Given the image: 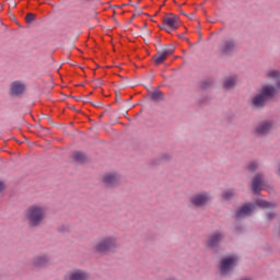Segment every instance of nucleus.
<instances>
[{"instance_id": "72a5a7b5", "label": "nucleus", "mask_w": 280, "mask_h": 280, "mask_svg": "<svg viewBox=\"0 0 280 280\" xmlns=\"http://www.w3.org/2000/svg\"><path fill=\"white\" fill-rule=\"evenodd\" d=\"M198 43H200V42H195L194 44H191V45H198Z\"/></svg>"}, {"instance_id": "9d476101", "label": "nucleus", "mask_w": 280, "mask_h": 280, "mask_svg": "<svg viewBox=\"0 0 280 280\" xmlns=\"http://www.w3.org/2000/svg\"><path fill=\"white\" fill-rule=\"evenodd\" d=\"M219 51L222 54V56H233V54L237 51V42H235L233 38L223 39L219 45Z\"/></svg>"}, {"instance_id": "ddd939ff", "label": "nucleus", "mask_w": 280, "mask_h": 280, "mask_svg": "<svg viewBox=\"0 0 280 280\" xmlns=\"http://www.w3.org/2000/svg\"><path fill=\"white\" fill-rule=\"evenodd\" d=\"M25 93V85L21 81H13L10 83L9 95L10 97H21Z\"/></svg>"}, {"instance_id": "2f4dec72", "label": "nucleus", "mask_w": 280, "mask_h": 280, "mask_svg": "<svg viewBox=\"0 0 280 280\" xmlns=\"http://www.w3.org/2000/svg\"><path fill=\"white\" fill-rule=\"evenodd\" d=\"M167 49H173L172 54H174V46H171V47L167 48Z\"/></svg>"}, {"instance_id": "f257e3e1", "label": "nucleus", "mask_w": 280, "mask_h": 280, "mask_svg": "<svg viewBox=\"0 0 280 280\" xmlns=\"http://www.w3.org/2000/svg\"><path fill=\"white\" fill-rule=\"evenodd\" d=\"M280 91V78L273 84H265L260 88L257 94L249 98V105L254 110H264L268 106V102H272L279 95Z\"/></svg>"}, {"instance_id": "473e14b6", "label": "nucleus", "mask_w": 280, "mask_h": 280, "mask_svg": "<svg viewBox=\"0 0 280 280\" xmlns=\"http://www.w3.org/2000/svg\"><path fill=\"white\" fill-rule=\"evenodd\" d=\"M185 40H187V43H189V38H187V37H183Z\"/></svg>"}, {"instance_id": "f8f14e48", "label": "nucleus", "mask_w": 280, "mask_h": 280, "mask_svg": "<svg viewBox=\"0 0 280 280\" xmlns=\"http://www.w3.org/2000/svg\"><path fill=\"white\" fill-rule=\"evenodd\" d=\"M264 178H266L264 172H259L254 176L252 180V191L255 196H259V194H261V189H264L261 187L264 185Z\"/></svg>"}, {"instance_id": "393cba45", "label": "nucleus", "mask_w": 280, "mask_h": 280, "mask_svg": "<svg viewBox=\"0 0 280 280\" xmlns=\"http://www.w3.org/2000/svg\"><path fill=\"white\" fill-rule=\"evenodd\" d=\"M163 92L156 90L154 92H152L151 94V100H153V102H161L163 101Z\"/></svg>"}, {"instance_id": "9b49d317", "label": "nucleus", "mask_w": 280, "mask_h": 280, "mask_svg": "<svg viewBox=\"0 0 280 280\" xmlns=\"http://www.w3.org/2000/svg\"><path fill=\"white\" fill-rule=\"evenodd\" d=\"M178 25H180L178 16L172 13H168L164 16L162 27L167 34H172V32L178 30Z\"/></svg>"}, {"instance_id": "39448f33", "label": "nucleus", "mask_w": 280, "mask_h": 280, "mask_svg": "<svg viewBox=\"0 0 280 280\" xmlns=\"http://www.w3.org/2000/svg\"><path fill=\"white\" fill-rule=\"evenodd\" d=\"M224 232L222 231H214L212 232L206 242L207 248L218 255L220 253V249L222 248V242H224Z\"/></svg>"}, {"instance_id": "f03ea898", "label": "nucleus", "mask_w": 280, "mask_h": 280, "mask_svg": "<svg viewBox=\"0 0 280 280\" xmlns=\"http://www.w3.org/2000/svg\"><path fill=\"white\" fill-rule=\"evenodd\" d=\"M27 226L32 231L40 229L45 224V208L38 205H32L24 211Z\"/></svg>"}, {"instance_id": "7c9ffc66", "label": "nucleus", "mask_w": 280, "mask_h": 280, "mask_svg": "<svg viewBox=\"0 0 280 280\" xmlns=\"http://www.w3.org/2000/svg\"><path fill=\"white\" fill-rule=\"evenodd\" d=\"M3 189H5V184L0 180V194L3 191Z\"/></svg>"}, {"instance_id": "f3484780", "label": "nucleus", "mask_w": 280, "mask_h": 280, "mask_svg": "<svg viewBox=\"0 0 280 280\" xmlns=\"http://www.w3.org/2000/svg\"><path fill=\"white\" fill-rule=\"evenodd\" d=\"M172 51L173 49H165L164 51L158 52L156 55H154L153 59L155 65H163V62L167 60V57L172 56Z\"/></svg>"}, {"instance_id": "4be33fe9", "label": "nucleus", "mask_w": 280, "mask_h": 280, "mask_svg": "<svg viewBox=\"0 0 280 280\" xmlns=\"http://www.w3.org/2000/svg\"><path fill=\"white\" fill-rule=\"evenodd\" d=\"M235 196H237V191L235 190V188H231L224 192H222V198L223 200H233V198H235Z\"/></svg>"}, {"instance_id": "4468645a", "label": "nucleus", "mask_w": 280, "mask_h": 280, "mask_svg": "<svg viewBox=\"0 0 280 280\" xmlns=\"http://www.w3.org/2000/svg\"><path fill=\"white\" fill-rule=\"evenodd\" d=\"M255 209H257V206L253 202H247L245 205H243L235 214V218H237V220L242 219V218H248V215H252L253 212L255 211Z\"/></svg>"}, {"instance_id": "2eb2a0df", "label": "nucleus", "mask_w": 280, "mask_h": 280, "mask_svg": "<svg viewBox=\"0 0 280 280\" xmlns=\"http://www.w3.org/2000/svg\"><path fill=\"white\" fill-rule=\"evenodd\" d=\"M65 280H89V272L82 269H73L68 271L65 277Z\"/></svg>"}, {"instance_id": "aec40b11", "label": "nucleus", "mask_w": 280, "mask_h": 280, "mask_svg": "<svg viewBox=\"0 0 280 280\" xmlns=\"http://www.w3.org/2000/svg\"><path fill=\"white\" fill-rule=\"evenodd\" d=\"M256 207H259L260 209H277L276 202H270L265 199H258L256 200Z\"/></svg>"}, {"instance_id": "0eeeda50", "label": "nucleus", "mask_w": 280, "mask_h": 280, "mask_svg": "<svg viewBox=\"0 0 280 280\" xmlns=\"http://www.w3.org/2000/svg\"><path fill=\"white\" fill-rule=\"evenodd\" d=\"M31 266L33 270H47L51 266V256L47 253H40L32 258Z\"/></svg>"}, {"instance_id": "b1692460", "label": "nucleus", "mask_w": 280, "mask_h": 280, "mask_svg": "<svg viewBox=\"0 0 280 280\" xmlns=\"http://www.w3.org/2000/svg\"><path fill=\"white\" fill-rule=\"evenodd\" d=\"M246 170L248 172H250V174H255V172H257V170H259V162L254 160L252 162H249L247 165H246Z\"/></svg>"}, {"instance_id": "a211bd4d", "label": "nucleus", "mask_w": 280, "mask_h": 280, "mask_svg": "<svg viewBox=\"0 0 280 280\" xmlns=\"http://www.w3.org/2000/svg\"><path fill=\"white\" fill-rule=\"evenodd\" d=\"M214 86H215V78L213 77H208L202 81H200L199 83V89H201V91H209V89H213Z\"/></svg>"}, {"instance_id": "a878e982", "label": "nucleus", "mask_w": 280, "mask_h": 280, "mask_svg": "<svg viewBox=\"0 0 280 280\" xmlns=\"http://www.w3.org/2000/svg\"><path fill=\"white\" fill-rule=\"evenodd\" d=\"M71 231V226L67 223L60 224L57 228L58 233H69Z\"/></svg>"}, {"instance_id": "6ab92c4d", "label": "nucleus", "mask_w": 280, "mask_h": 280, "mask_svg": "<svg viewBox=\"0 0 280 280\" xmlns=\"http://www.w3.org/2000/svg\"><path fill=\"white\" fill-rule=\"evenodd\" d=\"M237 86V80L235 77H229L225 80H223V89L225 91H233Z\"/></svg>"}, {"instance_id": "7ed1b4c3", "label": "nucleus", "mask_w": 280, "mask_h": 280, "mask_svg": "<svg viewBox=\"0 0 280 280\" xmlns=\"http://www.w3.org/2000/svg\"><path fill=\"white\" fill-rule=\"evenodd\" d=\"M119 244H117V240L113 236L102 237L94 246L95 253L100 255H106V253H113V250L117 249Z\"/></svg>"}, {"instance_id": "20e7f679", "label": "nucleus", "mask_w": 280, "mask_h": 280, "mask_svg": "<svg viewBox=\"0 0 280 280\" xmlns=\"http://www.w3.org/2000/svg\"><path fill=\"white\" fill-rule=\"evenodd\" d=\"M272 128H275V121L266 119L256 124L252 132L256 139H264L272 132Z\"/></svg>"}, {"instance_id": "5701e85b", "label": "nucleus", "mask_w": 280, "mask_h": 280, "mask_svg": "<svg viewBox=\"0 0 280 280\" xmlns=\"http://www.w3.org/2000/svg\"><path fill=\"white\" fill-rule=\"evenodd\" d=\"M266 78L269 80H275L277 84V81L280 79V71L270 69L266 72Z\"/></svg>"}, {"instance_id": "423d86ee", "label": "nucleus", "mask_w": 280, "mask_h": 280, "mask_svg": "<svg viewBox=\"0 0 280 280\" xmlns=\"http://www.w3.org/2000/svg\"><path fill=\"white\" fill-rule=\"evenodd\" d=\"M213 201V196L209 191H201L192 195L189 199L191 207L202 209Z\"/></svg>"}, {"instance_id": "c85d7f7f", "label": "nucleus", "mask_w": 280, "mask_h": 280, "mask_svg": "<svg viewBox=\"0 0 280 280\" xmlns=\"http://www.w3.org/2000/svg\"><path fill=\"white\" fill-rule=\"evenodd\" d=\"M211 102V98L209 96H203L200 101L199 104H209Z\"/></svg>"}, {"instance_id": "c756f323", "label": "nucleus", "mask_w": 280, "mask_h": 280, "mask_svg": "<svg viewBox=\"0 0 280 280\" xmlns=\"http://www.w3.org/2000/svg\"><path fill=\"white\" fill-rule=\"evenodd\" d=\"M236 233H244V228L242 225H237L235 228Z\"/></svg>"}, {"instance_id": "f704fd0d", "label": "nucleus", "mask_w": 280, "mask_h": 280, "mask_svg": "<svg viewBox=\"0 0 280 280\" xmlns=\"http://www.w3.org/2000/svg\"><path fill=\"white\" fill-rule=\"evenodd\" d=\"M177 36H180V34H177Z\"/></svg>"}, {"instance_id": "1a4fd4ad", "label": "nucleus", "mask_w": 280, "mask_h": 280, "mask_svg": "<svg viewBox=\"0 0 280 280\" xmlns=\"http://www.w3.org/2000/svg\"><path fill=\"white\" fill-rule=\"evenodd\" d=\"M102 183L107 189H115L121 185V175L117 172L105 173L102 177Z\"/></svg>"}, {"instance_id": "cd10ccee", "label": "nucleus", "mask_w": 280, "mask_h": 280, "mask_svg": "<svg viewBox=\"0 0 280 280\" xmlns=\"http://www.w3.org/2000/svg\"><path fill=\"white\" fill-rule=\"evenodd\" d=\"M276 217H277V213L275 212H266V218L268 222L272 221V219H275Z\"/></svg>"}, {"instance_id": "412c9836", "label": "nucleus", "mask_w": 280, "mask_h": 280, "mask_svg": "<svg viewBox=\"0 0 280 280\" xmlns=\"http://www.w3.org/2000/svg\"><path fill=\"white\" fill-rule=\"evenodd\" d=\"M72 159L77 163H84V161H86V154H84L82 151H74Z\"/></svg>"}, {"instance_id": "6e6552de", "label": "nucleus", "mask_w": 280, "mask_h": 280, "mask_svg": "<svg viewBox=\"0 0 280 280\" xmlns=\"http://www.w3.org/2000/svg\"><path fill=\"white\" fill-rule=\"evenodd\" d=\"M237 261H240V257L237 256H228L223 259H221L220 262V272L222 277H226L231 271L235 270V267H237Z\"/></svg>"}, {"instance_id": "dca6fc26", "label": "nucleus", "mask_w": 280, "mask_h": 280, "mask_svg": "<svg viewBox=\"0 0 280 280\" xmlns=\"http://www.w3.org/2000/svg\"><path fill=\"white\" fill-rule=\"evenodd\" d=\"M172 161V154L167 152L160 153L153 161L152 165H163L165 163H170Z\"/></svg>"}, {"instance_id": "bb28decb", "label": "nucleus", "mask_w": 280, "mask_h": 280, "mask_svg": "<svg viewBox=\"0 0 280 280\" xmlns=\"http://www.w3.org/2000/svg\"><path fill=\"white\" fill-rule=\"evenodd\" d=\"M36 19V15L34 13H27L25 16V22L26 23H34V20Z\"/></svg>"}]
</instances>
